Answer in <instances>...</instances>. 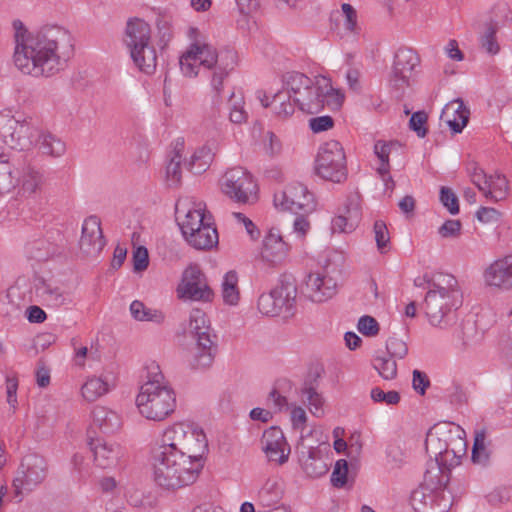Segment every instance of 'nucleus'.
<instances>
[{"instance_id":"f257e3e1","label":"nucleus","mask_w":512,"mask_h":512,"mask_svg":"<svg viewBox=\"0 0 512 512\" xmlns=\"http://www.w3.org/2000/svg\"><path fill=\"white\" fill-rule=\"evenodd\" d=\"M12 25L15 41L13 62L19 71L33 77H51L65 69L74 55V39L67 29L47 25L28 31L18 19Z\"/></svg>"},{"instance_id":"f03ea898","label":"nucleus","mask_w":512,"mask_h":512,"mask_svg":"<svg viewBox=\"0 0 512 512\" xmlns=\"http://www.w3.org/2000/svg\"><path fill=\"white\" fill-rule=\"evenodd\" d=\"M462 305V294L453 275L439 274L437 282L428 281L422 308L431 325L447 329L457 321L455 311Z\"/></svg>"},{"instance_id":"7ed1b4c3","label":"nucleus","mask_w":512,"mask_h":512,"mask_svg":"<svg viewBox=\"0 0 512 512\" xmlns=\"http://www.w3.org/2000/svg\"><path fill=\"white\" fill-rule=\"evenodd\" d=\"M152 466L155 483L165 490H176L193 484L204 463L192 461L181 453L165 451L152 452Z\"/></svg>"},{"instance_id":"20e7f679","label":"nucleus","mask_w":512,"mask_h":512,"mask_svg":"<svg viewBox=\"0 0 512 512\" xmlns=\"http://www.w3.org/2000/svg\"><path fill=\"white\" fill-rule=\"evenodd\" d=\"M163 380L159 366H151L147 372V381L140 387L136 397L140 414L148 420L162 421L175 410V393Z\"/></svg>"},{"instance_id":"39448f33","label":"nucleus","mask_w":512,"mask_h":512,"mask_svg":"<svg viewBox=\"0 0 512 512\" xmlns=\"http://www.w3.org/2000/svg\"><path fill=\"white\" fill-rule=\"evenodd\" d=\"M449 476L442 475L437 465L427 468L423 482L411 494V504L417 512H448L452 505L451 497L445 494Z\"/></svg>"},{"instance_id":"423d86ee","label":"nucleus","mask_w":512,"mask_h":512,"mask_svg":"<svg viewBox=\"0 0 512 512\" xmlns=\"http://www.w3.org/2000/svg\"><path fill=\"white\" fill-rule=\"evenodd\" d=\"M124 43L130 56L145 74H153L157 65L155 47L151 44V29L147 22L138 17L129 18L124 33Z\"/></svg>"},{"instance_id":"0eeeda50","label":"nucleus","mask_w":512,"mask_h":512,"mask_svg":"<svg viewBox=\"0 0 512 512\" xmlns=\"http://www.w3.org/2000/svg\"><path fill=\"white\" fill-rule=\"evenodd\" d=\"M189 332L195 340V347L190 360L193 369L209 368L216 356L218 345L217 335L210 326L209 320L200 309H194L189 317Z\"/></svg>"},{"instance_id":"6e6552de","label":"nucleus","mask_w":512,"mask_h":512,"mask_svg":"<svg viewBox=\"0 0 512 512\" xmlns=\"http://www.w3.org/2000/svg\"><path fill=\"white\" fill-rule=\"evenodd\" d=\"M201 58L202 66L210 71V86L213 93V105L219 107L223 103L221 92L223 82L234 70L238 62L237 52L232 48L217 51L215 47H206Z\"/></svg>"},{"instance_id":"1a4fd4ad","label":"nucleus","mask_w":512,"mask_h":512,"mask_svg":"<svg viewBox=\"0 0 512 512\" xmlns=\"http://www.w3.org/2000/svg\"><path fill=\"white\" fill-rule=\"evenodd\" d=\"M315 172L322 179L334 183L346 180V156L338 141L330 140L321 145L315 160Z\"/></svg>"},{"instance_id":"9d476101","label":"nucleus","mask_w":512,"mask_h":512,"mask_svg":"<svg viewBox=\"0 0 512 512\" xmlns=\"http://www.w3.org/2000/svg\"><path fill=\"white\" fill-rule=\"evenodd\" d=\"M47 475L48 463L44 457L38 454L24 456L12 482L15 496L20 497L21 501L22 495L34 491L45 481Z\"/></svg>"},{"instance_id":"9b49d317","label":"nucleus","mask_w":512,"mask_h":512,"mask_svg":"<svg viewBox=\"0 0 512 512\" xmlns=\"http://www.w3.org/2000/svg\"><path fill=\"white\" fill-rule=\"evenodd\" d=\"M328 98H333V104L340 106L344 95L331 86L329 79L318 77L315 83L312 82L311 88L303 89L300 95L295 96L294 103L301 111L316 114L325 107L326 102L329 104Z\"/></svg>"},{"instance_id":"f8f14e48","label":"nucleus","mask_w":512,"mask_h":512,"mask_svg":"<svg viewBox=\"0 0 512 512\" xmlns=\"http://www.w3.org/2000/svg\"><path fill=\"white\" fill-rule=\"evenodd\" d=\"M420 64V57L409 47H400L395 55L389 76V86L397 98L404 95L405 90L414 81L415 69Z\"/></svg>"},{"instance_id":"ddd939ff","label":"nucleus","mask_w":512,"mask_h":512,"mask_svg":"<svg viewBox=\"0 0 512 512\" xmlns=\"http://www.w3.org/2000/svg\"><path fill=\"white\" fill-rule=\"evenodd\" d=\"M274 205L283 211H290L295 215H308L316 208L313 193L299 182L291 183L274 195Z\"/></svg>"},{"instance_id":"4468645a","label":"nucleus","mask_w":512,"mask_h":512,"mask_svg":"<svg viewBox=\"0 0 512 512\" xmlns=\"http://www.w3.org/2000/svg\"><path fill=\"white\" fill-rule=\"evenodd\" d=\"M222 192L237 203L246 204L256 193L253 176L242 167L228 169L220 180Z\"/></svg>"},{"instance_id":"2eb2a0df","label":"nucleus","mask_w":512,"mask_h":512,"mask_svg":"<svg viewBox=\"0 0 512 512\" xmlns=\"http://www.w3.org/2000/svg\"><path fill=\"white\" fill-rule=\"evenodd\" d=\"M450 436V422L436 424L427 433L425 440V449L431 460L427 468L437 465L441 469L442 475L445 474L444 458L449 456L448 440Z\"/></svg>"},{"instance_id":"dca6fc26","label":"nucleus","mask_w":512,"mask_h":512,"mask_svg":"<svg viewBox=\"0 0 512 512\" xmlns=\"http://www.w3.org/2000/svg\"><path fill=\"white\" fill-rule=\"evenodd\" d=\"M178 293L181 298L193 301H210L214 295L205 274L197 265L185 269Z\"/></svg>"},{"instance_id":"f3484780","label":"nucleus","mask_w":512,"mask_h":512,"mask_svg":"<svg viewBox=\"0 0 512 512\" xmlns=\"http://www.w3.org/2000/svg\"><path fill=\"white\" fill-rule=\"evenodd\" d=\"M79 245L80 250L86 256H97L103 250L106 245V241L103 236L101 221L98 216L91 215L84 220Z\"/></svg>"},{"instance_id":"a211bd4d","label":"nucleus","mask_w":512,"mask_h":512,"mask_svg":"<svg viewBox=\"0 0 512 512\" xmlns=\"http://www.w3.org/2000/svg\"><path fill=\"white\" fill-rule=\"evenodd\" d=\"M304 290L312 302L322 303L336 294L337 283L328 275L310 273L306 277Z\"/></svg>"},{"instance_id":"6ab92c4d","label":"nucleus","mask_w":512,"mask_h":512,"mask_svg":"<svg viewBox=\"0 0 512 512\" xmlns=\"http://www.w3.org/2000/svg\"><path fill=\"white\" fill-rule=\"evenodd\" d=\"M488 286L501 290H512V255H507L491 263L484 271Z\"/></svg>"},{"instance_id":"aec40b11","label":"nucleus","mask_w":512,"mask_h":512,"mask_svg":"<svg viewBox=\"0 0 512 512\" xmlns=\"http://www.w3.org/2000/svg\"><path fill=\"white\" fill-rule=\"evenodd\" d=\"M89 445L94 456V463L101 469L116 467L119 459L123 456L121 446L116 443H109L101 439H92Z\"/></svg>"},{"instance_id":"412c9836","label":"nucleus","mask_w":512,"mask_h":512,"mask_svg":"<svg viewBox=\"0 0 512 512\" xmlns=\"http://www.w3.org/2000/svg\"><path fill=\"white\" fill-rule=\"evenodd\" d=\"M262 449L269 461L283 464L288 460L285 453L286 439L282 430L278 427H270L265 430L261 439Z\"/></svg>"},{"instance_id":"4be33fe9","label":"nucleus","mask_w":512,"mask_h":512,"mask_svg":"<svg viewBox=\"0 0 512 512\" xmlns=\"http://www.w3.org/2000/svg\"><path fill=\"white\" fill-rule=\"evenodd\" d=\"M175 216L183 236L190 232L188 229H186V225L194 229L197 228V226L200 228L207 223L205 221L206 217L201 203L197 205L193 203V205L190 206L187 201L179 200L175 205Z\"/></svg>"},{"instance_id":"5701e85b","label":"nucleus","mask_w":512,"mask_h":512,"mask_svg":"<svg viewBox=\"0 0 512 512\" xmlns=\"http://www.w3.org/2000/svg\"><path fill=\"white\" fill-rule=\"evenodd\" d=\"M470 110L461 98H457L445 105L440 118L448 125L453 134L463 131L469 122Z\"/></svg>"},{"instance_id":"b1692460","label":"nucleus","mask_w":512,"mask_h":512,"mask_svg":"<svg viewBox=\"0 0 512 512\" xmlns=\"http://www.w3.org/2000/svg\"><path fill=\"white\" fill-rule=\"evenodd\" d=\"M299 461L303 471L311 478L322 477L329 470V464L318 447L302 446Z\"/></svg>"},{"instance_id":"393cba45","label":"nucleus","mask_w":512,"mask_h":512,"mask_svg":"<svg viewBox=\"0 0 512 512\" xmlns=\"http://www.w3.org/2000/svg\"><path fill=\"white\" fill-rule=\"evenodd\" d=\"M449 456L444 458L445 474L450 477L452 467L460 463V459L466 453L465 431L459 426L450 423V436L448 440Z\"/></svg>"},{"instance_id":"a878e982","label":"nucleus","mask_w":512,"mask_h":512,"mask_svg":"<svg viewBox=\"0 0 512 512\" xmlns=\"http://www.w3.org/2000/svg\"><path fill=\"white\" fill-rule=\"evenodd\" d=\"M188 428L189 426L182 423L167 428L152 452L165 451L169 454H174V452L181 453L185 444Z\"/></svg>"},{"instance_id":"bb28decb","label":"nucleus","mask_w":512,"mask_h":512,"mask_svg":"<svg viewBox=\"0 0 512 512\" xmlns=\"http://www.w3.org/2000/svg\"><path fill=\"white\" fill-rule=\"evenodd\" d=\"M190 232L183 236L187 243L197 250H210L218 244V232L210 223L204 224L202 227L193 228L185 226Z\"/></svg>"},{"instance_id":"cd10ccee","label":"nucleus","mask_w":512,"mask_h":512,"mask_svg":"<svg viewBox=\"0 0 512 512\" xmlns=\"http://www.w3.org/2000/svg\"><path fill=\"white\" fill-rule=\"evenodd\" d=\"M289 249L279 231L272 228L264 238L262 256L271 263H278L285 259Z\"/></svg>"},{"instance_id":"c85d7f7f","label":"nucleus","mask_w":512,"mask_h":512,"mask_svg":"<svg viewBox=\"0 0 512 512\" xmlns=\"http://www.w3.org/2000/svg\"><path fill=\"white\" fill-rule=\"evenodd\" d=\"M320 373L315 372L310 374L303 383L301 388V395L306 399V403L310 412L316 416L321 417L324 414L323 404L324 398L318 393Z\"/></svg>"},{"instance_id":"c756f323","label":"nucleus","mask_w":512,"mask_h":512,"mask_svg":"<svg viewBox=\"0 0 512 512\" xmlns=\"http://www.w3.org/2000/svg\"><path fill=\"white\" fill-rule=\"evenodd\" d=\"M278 315L284 313L286 316L292 314L295 306L297 287L294 282L281 280L280 284L271 290Z\"/></svg>"},{"instance_id":"7c9ffc66","label":"nucleus","mask_w":512,"mask_h":512,"mask_svg":"<svg viewBox=\"0 0 512 512\" xmlns=\"http://www.w3.org/2000/svg\"><path fill=\"white\" fill-rule=\"evenodd\" d=\"M207 448L208 443L205 433L202 430L193 429L189 426L181 454L192 461L200 460L203 462V455Z\"/></svg>"},{"instance_id":"2f4dec72","label":"nucleus","mask_w":512,"mask_h":512,"mask_svg":"<svg viewBox=\"0 0 512 512\" xmlns=\"http://www.w3.org/2000/svg\"><path fill=\"white\" fill-rule=\"evenodd\" d=\"M284 494L282 482L277 477L268 478L258 491V504L263 508H274L279 506Z\"/></svg>"},{"instance_id":"473e14b6","label":"nucleus","mask_w":512,"mask_h":512,"mask_svg":"<svg viewBox=\"0 0 512 512\" xmlns=\"http://www.w3.org/2000/svg\"><path fill=\"white\" fill-rule=\"evenodd\" d=\"M206 47L214 46L208 43H194L191 45L190 49L180 57V69L185 76L195 77L198 75V66L196 65V62L198 61L199 65L202 66L203 59L201 57L204 56L202 52H204V48Z\"/></svg>"},{"instance_id":"72a5a7b5","label":"nucleus","mask_w":512,"mask_h":512,"mask_svg":"<svg viewBox=\"0 0 512 512\" xmlns=\"http://www.w3.org/2000/svg\"><path fill=\"white\" fill-rule=\"evenodd\" d=\"M313 80L300 72H288L283 76V90L289 99L295 101V96L300 95L303 89L311 88Z\"/></svg>"},{"instance_id":"f704fd0d","label":"nucleus","mask_w":512,"mask_h":512,"mask_svg":"<svg viewBox=\"0 0 512 512\" xmlns=\"http://www.w3.org/2000/svg\"><path fill=\"white\" fill-rule=\"evenodd\" d=\"M402 147L401 143L397 140L384 141L377 140L374 144V154L380 161V166L377 168V172L380 176H386L390 173V160L389 156L393 150H399Z\"/></svg>"},{"instance_id":"c9c22d12","label":"nucleus","mask_w":512,"mask_h":512,"mask_svg":"<svg viewBox=\"0 0 512 512\" xmlns=\"http://www.w3.org/2000/svg\"><path fill=\"white\" fill-rule=\"evenodd\" d=\"M113 385L107 377H92L82 386V395L87 401L93 402L106 394Z\"/></svg>"},{"instance_id":"e433bc0d","label":"nucleus","mask_w":512,"mask_h":512,"mask_svg":"<svg viewBox=\"0 0 512 512\" xmlns=\"http://www.w3.org/2000/svg\"><path fill=\"white\" fill-rule=\"evenodd\" d=\"M93 422L103 433H114L120 426L117 414L104 407H96L93 412Z\"/></svg>"},{"instance_id":"4c0bfd02","label":"nucleus","mask_w":512,"mask_h":512,"mask_svg":"<svg viewBox=\"0 0 512 512\" xmlns=\"http://www.w3.org/2000/svg\"><path fill=\"white\" fill-rule=\"evenodd\" d=\"M349 216L336 215L331 221V230L333 233H351L359 225L362 212L354 205L350 208Z\"/></svg>"},{"instance_id":"58836bf2","label":"nucleus","mask_w":512,"mask_h":512,"mask_svg":"<svg viewBox=\"0 0 512 512\" xmlns=\"http://www.w3.org/2000/svg\"><path fill=\"white\" fill-rule=\"evenodd\" d=\"M37 144L41 153L52 157H61L66 151V144L50 132H42Z\"/></svg>"},{"instance_id":"ea45409f","label":"nucleus","mask_w":512,"mask_h":512,"mask_svg":"<svg viewBox=\"0 0 512 512\" xmlns=\"http://www.w3.org/2000/svg\"><path fill=\"white\" fill-rule=\"evenodd\" d=\"M129 309L131 316L136 321H148L161 324L165 320V315L161 310L148 308L139 300H134L130 304Z\"/></svg>"},{"instance_id":"a19ab883","label":"nucleus","mask_w":512,"mask_h":512,"mask_svg":"<svg viewBox=\"0 0 512 512\" xmlns=\"http://www.w3.org/2000/svg\"><path fill=\"white\" fill-rule=\"evenodd\" d=\"M490 454L491 452L486 445V430H476L471 453L472 462L477 465L487 466L490 461Z\"/></svg>"},{"instance_id":"79ce46f5","label":"nucleus","mask_w":512,"mask_h":512,"mask_svg":"<svg viewBox=\"0 0 512 512\" xmlns=\"http://www.w3.org/2000/svg\"><path fill=\"white\" fill-rule=\"evenodd\" d=\"M19 183V178L13 173V166L5 158L0 155V196L10 193Z\"/></svg>"},{"instance_id":"37998d69","label":"nucleus","mask_w":512,"mask_h":512,"mask_svg":"<svg viewBox=\"0 0 512 512\" xmlns=\"http://www.w3.org/2000/svg\"><path fill=\"white\" fill-rule=\"evenodd\" d=\"M466 170L472 183L483 193L484 197L491 196V189H489L491 175H488L476 162L469 163Z\"/></svg>"},{"instance_id":"c03bdc74","label":"nucleus","mask_w":512,"mask_h":512,"mask_svg":"<svg viewBox=\"0 0 512 512\" xmlns=\"http://www.w3.org/2000/svg\"><path fill=\"white\" fill-rule=\"evenodd\" d=\"M238 276L235 271L225 274L222 282V296L226 304L236 305L239 301Z\"/></svg>"},{"instance_id":"a18cd8bd","label":"nucleus","mask_w":512,"mask_h":512,"mask_svg":"<svg viewBox=\"0 0 512 512\" xmlns=\"http://www.w3.org/2000/svg\"><path fill=\"white\" fill-rule=\"evenodd\" d=\"M212 160L213 154L211 153V149L204 146L195 151L191 156L188 169L192 171L193 174H201L209 167Z\"/></svg>"},{"instance_id":"49530a36","label":"nucleus","mask_w":512,"mask_h":512,"mask_svg":"<svg viewBox=\"0 0 512 512\" xmlns=\"http://www.w3.org/2000/svg\"><path fill=\"white\" fill-rule=\"evenodd\" d=\"M489 186V189H491V196H486V199L498 202L506 198L509 184L503 174L497 172L495 174H491Z\"/></svg>"},{"instance_id":"de8ad7c7","label":"nucleus","mask_w":512,"mask_h":512,"mask_svg":"<svg viewBox=\"0 0 512 512\" xmlns=\"http://www.w3.org/2000/svg\"><path fill=\"white\" fill-rule=\"evenodd\" d=\"M272 103H274L276 115L283 119L290 117L295 111V106H297L284 91L276 92L272 97Z\"/></svg>"},{"instance_id":"09e8293b","label":"nucleus","mask_w":512,"mask_h":512,"mask_svg":"<svg viewBox=\"0 0 512 512\" xmlns=\"http://www.w3.org/2000/svg\"><path fill=\"white\" fill-rule=\"evenodd\" d=\"M497 31V22H489L486 25L483 35L480 37V44L482 49L490 55H495L500 50V46L496 39Z\"/></svg>"},{"instance_id":"8fccbe9b","label":"nucleus","mask_w":512,"mask_h":512,"mask_svg":"<svg viewBox=\"0 0 512 512\" xmlns=\"http://www.w3.org/2000/svg\"><path fill=\"white\" fill-rule=\"evenodd\" d=\"M243 97H237L231 92L227 101V109L229 110V119L232 123L241 124L247 119V112L243 108Z\"/></svg>"},{"instance_id":"3c124183","label":"nucleus","mask_w":512,"mask_h":512,"mask_svg":"<svg viewBox=\"0 0 512 512\" xmlns=\"http://www.w3.org/2000/svg\"><path fill=\"white\" fill-rule=\"evenodd\" d=\"M373 367L385 380H392L397 376L396 361L390 356H377L373 360Z\"/></svg>"},{"instance_id":"603ef678","label":"nucleus","mask_w":512,"mask_h":512,"mask_svg":"<svg viewBox=\"0 0 512 512\" xmlns=\"http://www.w3.org/2000/svg\"><path fill=\"white\" fill-rule=\"evenodd\" d=\"M181 157L180 151L175 149L174 156L166 167V176L170 185L177 186L181 182Z\"/></svg>"},{"instance_id":"864d4df0","label":"nucleus","mask_w":512,"mask_h":512,"mask_svg":"<svg viewBox=\"0 0 512 512\" xmlns=\"http://www.w3.org/2000/svg\"><path fill=\"white\" fill-rule=\"evenodd\" d=\"M373 231L377 248L381 253H384L390 243V235L386 223L382 220H376Z\"/></svg>"},{"instance_id":"5fc2aeb1","label":"nucleus","mask_w":512,"mask_h":512,"mask_svg":"<svg viewBox=\"0 0 512 512\" xmlns=\"http://www.w3.org/2000/svg\"><path fill=\"white\" fill-rule=\"evenodd\" d=\"M370 397L375 403H385L387 405H396L401 399L400 394L397 391L391 390L385 392L379 387L372 388Z\"/></svg>"},{"instance_id":"6e6d98bb","label":"nucleus","mask_w":512,"mask_h":512,"mask_svg":"<svg viewBox=\"0 0 512 512\" xmlns=\"http://www.w3.org/2000/svg\"><path fill=\"white\" fill-rule=\"evenodd\" d=\"M439 199L450 214L456 215L459 213V201L452 189L442 186L440 188Z\"/></svg>"},{"instance_id":"4d7b16f0","label":"nucleus","mask_w":512,"mask_h":512,"mask_svg":"<svg viewBox=\"0 0 512 512\" xmlns=\"http://www.w3.org/2000/svg\"><path fill=\"white\" fill-rule=\"evenodd\" d=\"M348 462L345 459L336 461L331 475V483L336 488H342L347 483Z\"/></svg>"},{"instance_id":"13d9d810","label":"nucleus","mask_w":512,"mask_h":512,"mask_svg":"<svg viewBox=\"0 0 512 512\" xmlns=\"http://www.w3.org/2000/svg\"><path fill=\"white\" fill-rule=\"evenodd\" d=\"M427 120L428 116L425 111L414 112L409 120V128L414 131L418 137L424 138L428 133L426 127Z\"/></svg>"},{"instance_id":"bf43d9fd","label":"nucleus","mask_w":512,"mask_h":512,"mask_svg":"<svg viewBox=\"0 0 512 512\" xmlns=\"http://www.w3.org/2000/svg\"><path fill=\"white\" fill-rule=\"evenodd\" d=\"M358 331L367 337L376 336L379 333V323L377 320L369 315L360 317L357 324Z\"/></svg>"},{"instance_id":"052dcab7","label":"nucleus","mask_w":512,"mask_h":512,"mask_svg":"<svg viewBox=\"0 0 512 512\" xmlns=\"http://www.w3.org/2000/svg\"><path fill=\"white\" fill-rule=\"evenodd\" d=\"M388 356L392 358H404L408 353V347L405 341L397 337H390L386 342Z\"/></svg>"},{"instance_id":"680f3d73","label":"nucleus","mask_w":512,"mask_h":512,"mask_svg":"<svg viewBox=\"0 0 512 512\" xmlns=\"http://www.w3.org/2000/svg\"><path fill=\"white\" fill-rule=\"evenodd\" d=\"M42 181V175L34 168L28 167L23 174V189L29 193L36 191Z\"/></svg>"},{"instance_id":"e2e57ef3","label":"nucleus","mask_w":512,"mask_h":512,"mask_svg":"<svg viewBox=\"0 0 512 512\" xmlns=\"http://www.w3.org/2000/svg\"><path fill=\"white\" fill-rule=\"evenodd\" d=\"M462 224L459 220H446L438 229L442 238H458L461 235Z\"/></svg>"},{"instance_id":"0e129e2a","label":"nucleus","mask_w":512,"mask_h":512,"mask_svg":"<svg viewBox=\"0 0 512 512\" xmlns=\"http://www.w3.org/2000/svg\"><path fill=\"white\" fill-rule=\"evenodd\" d=\"M258 310L267 316H277L278 310L275 305V300L273 298L272 292L270 291L267 294L260 295L257 302Z\"/></svg>"},{"instance_id":"69168bd1","label":"nucleus","mask_w":512,"mask_h":512,"mask_svg":"<svg viewBox=\"0 0 512 512\" xmlns=\"http://www.w3.org/2000/svg\"><path fill=\"white\" fill-rule=\"evenodd\" d=\"M156 27L160 37V43L166 45L172 37L171 20L167 16H158L156 19Z\"/></svg>"},{"instance_id":"338daca9","label":"nucleus","mask_w":512,"mask_h":512,"mask_svg":"<svg viewBox=\"0 0 512 512\" xmlns=\"http://www.w3.org/2000/svg\"><path fill=\"white\" fill-rule=\"evenodd\" d=\"M334 126V120L331 116H319L309 120V127L314 133H320L331 129Z\"/></svg>"},{"instance_id":"774afa93","label":"nucleus","mask_w":512,"mask_h":512,"mask_svg":"<svg viewBox=\"0 0 512 512\" xmlns=\"http://www.w3.org/2000/svg\"><path fill=\"white\" fill-rule=\"evenodd\" d=\"M133 265L134 271L136 272L143 271L148 267L149 255L148 250L145 247L139 246L133 252Z\"/></svg>"}]
</instances>
